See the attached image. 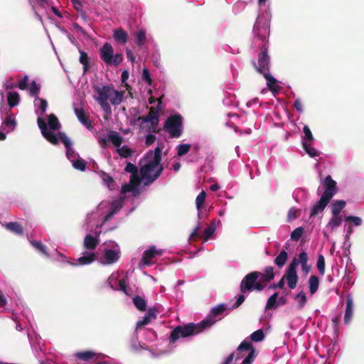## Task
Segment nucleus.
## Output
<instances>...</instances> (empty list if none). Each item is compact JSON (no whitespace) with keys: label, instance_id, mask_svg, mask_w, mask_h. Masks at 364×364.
<instances>
[{"label":"nucleus","instance_id":"nucleus-1","mask_svg":"<svg viewBox=\"0 0 364 364\" xmlns=\"http://www.w3.org/2000/svg\"><path fill=\"white\" fill-rule=\"evenodd\" d=\"M122 207V199L112 202L104 200L87 214L84 225L87 230L92 232L95 235L88 234L85 236L83 242L84 249L95 250L100 242V233L102 231L107 232L115 228L114 225H111V220Z\"/></svg>","mask_w":364,"mask_h":364},{"label":"nucleus","instance_id":"nucleus-2","mask_svg":"<svg viewBox=\"0 0 364 364\" xmlns=\"http://www.w3.org/2000/svg\"><path fill=\"white\" fill-rule=\"evenodd\" d=\"M162 148L156 146L154 151H149L140 161V187L152 183L160 176L163 167L161 164Z\"/></svg>","mask_w":364,"mask_h":364},{"label":"nucleus","instance_id":"nucleus-3","mask_svg":"<svg viewBox=\"0 0 364 364\" xmlns=\"http://www.w3.org/2000/svg\"><path fill=\"white\" fill-rule=\"evenodd\" d=\"M33 104L35 113L38 116L37 123L42 135L49 142H55L57 139L53 136V133L58 132L60 128L58 118L53 114H49L46 119L42 117L48 108V102L45 99L36 97Z\"/></svg>","mask_w":364,"mask_h":364},{"label":"nucleus","instance_id":"nucleus-4","mask_svg":"<svg viewBox=\"0 0 364 364\" xmlns=\"http://www.w3.org/2000/svg\"><path fill=\"white\" fill-rule=\"evenodd\" d=\"M95 92L97 96L95 99L106 113L111 112L110 104L119 105L124 98V92H119L109 86L96 87Z\"/></svg>","mask_w":364,"mask_h":364},{"label":"nucleus","instance_id":"nucleus-5","mask_svg":"<svg viewBox=\"0 0 364 364\" xmlns=\"http://www.w3.org/2000/svg\"><path fill=\"white\" fill-rule=\"evenodd\" d=\"M266 1L267 0H258L259 7L266 8L264 13L259 14L253 28L255 38L260 40L262 43H264L269 37L272 17L269 6H266Z\"/></svg>","mask_w":364,"mask_h":364},{"label":"nucleus","instance_id":"nucleus-6","mask_svg":"<svg viewBox=\"0 0 364 364\" xmlns=\"http://www.w3.org/2000/svg\"><path fill=\"white\" fill-rule=\"evenodd\" d=\"M205 330L201 322L198 323H189L184 326H178L175 328L171 333L169 338V345L168 350H163L161 354L170 353L174 348L173 344L180 338H184L191 336H194L203 332Z\"/></svg>","mask_w":364,"mask_h":364},{"label":"nucleus","instance_id":"nucleus-7","mask_svg":"<svg viewBox=\"0 0 364 364\" xmlns=\"http://www.w3.org/2000/svg\"><path fill=\"white\" fill-rule=\"evenodd\" d=\"M53 136L56 138L55 142H50L53 144H57L60 141L64 144L65 147V153L68 159L71 162L73 166L79 171H84L86 168L85 161L80 157L78 153L75 151L73 147L72 141L63 132H60L59 130L53 133Z\"/></svg>","mask_w":364,"mask_h":364},{"label":"nucleus","instance_id":"nucleus-8","mask_svg":"<svg viewBox=\"0 0 364 364\" xmlns=\"http://www.w3.org/2000/svg\"><path fill=\"white\" fill-rule=\"evenodd\" d=\"M161 109V102H159L156 109L151 107L149 114L145 117L134 118L131 121V124L133 126L138 125L139 129L143 132L154 133L159 126Z\"/></svg>","mask_w":364,"mask_h":364},{"label":"nucleus","instance_id":"nucleus-9","mask_svg":"<svg viewBox=\"0 0 364 364\" xmlns=\"http://www.w3.org/2000/svg\"><path fill=\"white\" fill-rule=\"evenodd\" d=\"M323 186L324 191L323 192L321 198L316 204L314 205L311 210V217H315L318 213H322L331 198L336 193V182L333 181L330 176L325 178L323 181Z\"/></svg>","mask_w":364,"mask_h":364},{"label":"nucleus","instance_id":"nucleus-10","mask_svg":"<svg viewBox=\"0 0 364 364\" xmlns=\"http://www.w3.org/2000/svg\"><path fill=\"white\" fill-rule=\"evenodd\" d=\"M121 250L119 245L113 241L105 242L98 253V262L102 265H112L120 258Z\"/></svg>","mask_w":364,"mask_h":364},{"label":"nucleus","instance_id":"nucleus-11","mask_svg":"<svg viewBox=\"0 0 364 364\" xmlns=\"http://www.w3.org/2000/svg\"><path fill=\"white\" fill-rule=\"evenodd\" d=\"M125 171L132 173V175L129 183L122 186V194L124 198L136 196L140 192V177L137 175V168L134 164L127 163Z\"/></svg>","mask_w":364,"mask_h":364},{"label":"nucleus","instance_id":"nucleus-12","mask_svg":"<svg viewBox=\"0 0 364 364\" xmlns=\"http://www.w3.org/2000/svg\"><path fill=\"white\" fill-rule=\"evenodd\" d=\"M240 287L243 293L247 291H262L264 288V284L259 281V272L255 271L247 274L242 280Z\"/></svg>","mask_w":364,"mask_h":364},{"label":"nucleus","instance_id":"nucleus-13","mask_svg":"<svg viewBox=\"0 0 364 364\" xmlns=\"http://www.w3.org/2000/svg\"><path fill=\"white\" fill-rule=\"evenodd\" d=\"M164 129L171 137L178 138L183 132V118L180 114H173L165 122Z\"/></svg>","mask_w":364,"mask_h":364},{"label":"nucleus","instance_id":"nucleus-14","mask_svg":"<svg viewBox=\"0 0 364 364\" xmlns=\"http://www.w3.org/2000/svg\"><path fill=\"white\" fill-rule=\"evenodd\" d=\"M101 59L107 65H119L123 60V55L121 53H114V48L109 43H105L100 49Z\"/></svg>","mask_w":364,"mask_h":364},{"label":"nucleus","instance_id":"nucleus-15","mask_svg":"<svg viewBox=\"0 0 364 364\" xmlns=\"http://www.w3.org/2000/svg\"><path fill=\"white\" fill-rule=\"evenodd\" d=\"M242 358L241 364H252L255 358V350L248 338L245 339L237 349L236 360Z\"/></svg>","mask_w":364,"mask_h":364},{"label":"nucleus","instance_id":"nucleus-16","mask_svg":"<svg viewBox=\"0 0 364 364\" xmlns=\"http://www.w3.org/2000/svg\"><path fill=\"white\" fill-rule=\"evenodd\" d=\"M227 304H218L210 310L209 314L202 321L201 324L205 329L213 326L217 321L221 320L226 314Z\"/></svg>","mask_w":364,"mask_h":364},{"label":"nucleus","instance_id":"nucleus-17","mask_svg":"<svg viewBox=\"0 0 364 364\" xmlns=\"http://www.w3.org/2000/svg\"><path fill=\"white\" fill-rule=\"evenodd\" d=\"M163 254V250L156 249L155 246H150L146 250L140 261L139 266H150L156 262V257Z\"/></svg>","mask_w":364,"mask_h":364},{"label":"nucleus","instance_id":"nucleus-18","mask_svg":"<svg viewBox=\"0 0 364 364\" xmlns=\"http://www.w3.org/2000/svg\"><path fill=\"white\" fill-rule=\"evenodd\" d=\"M269 58L267 55V48L266 43H264L260 48V53L259 54L257 63L255 64V67L257 71L262 74L263 76L266 73H269Z\"/></svg>","mask_w":364,"mask_h":364},{"label":"nucleus","instance_id":"nucleus-19","mask_svg":"<svg viewBox=\"0 0 364 364\" xmlns=\"http://www.w3.org/2000/svg\"><path fill=\"white\" fill-rule=\"evenodd\" d=\"M119 277V273L118 272H113L107 279L106 285H107L112 290H119L124 292L125 294H128L127 285L124 279H120L118 281Z\"/></svg>","mask_w":364,"mask_h":364},{"label":"nucleus","instance_id":"nucleus-20","mask_svg":"<svg viewBox=\"0 0 364 364\" xmlns=\"http://www.w3.org/2000/svg\"><path fill=\"white\" fill-rule=\"evenodd\" d=\"M98 261V254L95 252V250L88 249H84L82 256L76 259L74 263L71 264V266H84L88 265L95 262Z\"/></svg>","mask_w":364,"mask_h":364},{"label":"nucleus","instance_id":"nucleus-21","mask_svg":"<svg viewBox=\"0 0 364 364\" xmlns=\"http://www.w3.org/2000/svg\"><path fill=\"white\" fill-rule=\"evenodd\" d=\"M110 142L117 148L122 142V137L117 132L112 131L107 134L102 135L99 138V143L102 146H105Z\"/></svg>","mask_w":364,"mask_h":364},{"label":"nucleus","instance_id":"nucleus-22","mask_svg":"<svg viewBox=\"0 0 364 364\" xmlns=\"http://www.w3.org/2000/svg\"><path fill=\"white\" fill-rule=\"evenodd\" d=\"M284 279L287 280L288 287L293 289L296 287L298 282V276L296 272V260H292L287 270Z\"/></svg>","mask_w":364,"mask_h":364},{"label":"nucleus","instance_id":"nucleus-23","mask_svg":"<svg viewBox=\"0 0 364 364\" xmlns=\"http://www.w3.org/2000/svg\"><path fill=\"white\" fill-rule=\"evenodd\" d=\"M74 112L79 122L88 130H92V122L90 120L89 117H87L82 107L75 106Z\"/></svg>","mask_w":364,"mask_h":364},{"label":"nucleus","instance_id":"nucleus-24","mask_svg":"<svg viewBox=\"0 0 364 364\" xmlns=\"http://www.w3.org/2000/svg\"><path fill=\"white\" fill-rule=\"evenodd\" d=\"M308 255L306 252L303 251L300 252L297 257H294L292 260H296V267L299 264L301 265V269L303 272H304L306 274H307L311 269V267L308 265Z\"/></svg>","mask_w":364,"mask_h":364},{"label":"nucleus","instance_id":"nucleus-25","mask_svg":"<svg viewBox=\"0 0 364 364\" xmlns=\"http://www.w3.org/2000/svg\"><path fill=\"white\" fill-rule=\"evenodd\" d=\"M353 299L350 294L346 296V308L344 315V323L348 324L353 318Z\"/></svg>","mask_w":364,"mask_h":364},{"label":"nucleus","instance_id":"nucleus-26","mask_svg":"<svg viewBox=\"0 0 364 364\" xmlns=\"http://www.w3.org/2000/svg\"><path fill=\"white\" fill-rule=\"evenodd\" d=\"M156 311L153 309H150L147 314H145L140 320L136 323V328L139 330L141 327L149 323L151 320L156 318Z\"/></svg>","mask_w":364,"mask_h":364},{"label":"nucleus","instance_id":"nucleus-27","mask_svg":"<svg viewBox=\"0 0 364 364\" xmlns=\"http://www.w3.org/2000/svg\"><path fill=\"white\" fill-rule=\"evenodd\" d=\"M342 221L341 215H332L326 228L331 232H333L341 225Z\"/></svg>","mask_w":364,"mask_h":364},{"label":"nucleus","instance_id":"nucleus-28","mask_svg":"<svg viewBox=\"0 0 364 364\" xmlns=\"http://www.w3.org/2000/svg\"><path fill=\"white\" fill-rule=\"evenodd\" d=\"M264 77L267 80V85L269 89L273 92L274 95L277 93L280 89L277 80L273 76H272L270 73L264 74Z\"/></svg>","mask_w":364,"mask_h":364},{"label":"nucleus","instance_id":"nucleus-29","mask_svg":"<svg viewBox=\"0 0 364 364\" xmlns=\"http://www.w3.org/2000/svg\"><path fill=\"white\" fill-rule=\"evenodd\" d=\"M3 125L5 129H7L9 132L13 131L16 127V120L15 114L10 112H6V116L4 121Z\"/></svg>","mask_w":364,"mask_h":364},{"label":"nucleus","instance_id":"nucleus-30","mask_svg":"<svg viewBox=\"0 0 364 364\" xmlns=\"http://www.w3.org/2000/svg\"><path fill=\"white\" fill-rule=\"evenodd\" d=\"M294 301L295 303V308L297 310H301L304 308L307 302V298L306 294L301 291L294 296Z\"/></svg>","mask_w":364,"mask_h":364},{"label":"nucleus","instance_id":"nucleus-31","mask_svg":"<svg viewBox=\"0 0 364 364\" xmlns=\"http://www.w3.org/2000/svg\"><path fill=\"white\" fill-rule=\"evenodd\" d=\"M6 99L10 108L17 106L20 102V96L16 91H8L6 93Z\"/></svg>","mask_w":364,"mask_h":364},{"label":"nucleus","instance_id":"nucleus-32","mask_svg":"<svg viewBox=\"0 0 364 364\" xmlns=\"http://www.w3.org/2000/svg\"><path fill=\"white\" fill-rule=\"evenodd\" d=\"M274 269L272 267H267L263 273L259 272V281L262 284L267 283L274 279Z\"/></svg>","mask_w":364,"mask_h":364},{"label":"nucleus","instance_id":"nucleus-33","mask_svg":"<svg viewBox=\"0 0 364 364\" xmlns=\"http://www.w3.org/2000/svg\"><path fill=\"white\" fill-rule=\"evenodd\" d=\"M308 191L303 188H296L293 192V198L297 203H302L306 201L308 198Z\"/></svg>","mask_w":364,"mask_h":364},{"label":"nucleus","instance_id":"nucleus-34","mask_svg":"<svg viewBox=\"0 0 364 364\" xmlns=\"http://www.w3.org/2000/svg\"><path fill=\"white\" fill-rule=\"evenodd\" d=\"M79 52V61L83 66V74H86L90 68V58L84 50H80Z\"/></svg>","mask_w":364,"mask_h":364},{"label":"nucleus","instance_id":"nucleus-35","mask_svg":"<svg viewBox=\"0 0 364 364\" xmlns=\"http://www.w3.org/2000/svg\"><path fill=\"white\" fill-rule=\"evenodd\" d=\"M113 38L116 42L124 44L127 41L128 35L122 28L115 29L113 31Z\"/></svg>","mask_w":364,"mask_h":364},{"label":"nucleus","instance_id":"nucleus-36","mask_svg":"<svg viewBox=\"0 0 364 364\" xmlns=\"http://www.w3.org/2000/svg\"><path fill=\"white\" fill-rule=\"evenodd\" d=\"M346 203L343 200L334 201L331 205V214L341 215L342 210L346 207Z\"/></svg>","mask_w":364,"mask_h":364},{"label":"nucleus","instance_id":"nucleus-37","mask_svg":"<svg viewBox=\"0 0 364 364\" xmlns=\"http://www.w3.org/2000/svg\"><path fill=\"white\" fill-rule=\"evenodd\" d=\"M304 136H302V145H307V144H313L314 139L313 134L307 125L303 127Z\"/></svg>","mask_w":364,"mask_h":364},{"label":"nucleus","instance_id":"nucleus-38","mask_svg":"<svg viewBox=\"0 0 364 364\" xmlns=\"http://www.w3.org/2000/svg\"><path fill=\"white\" fill-rule=\"evenodd\" d=\"M308 284L311 294H314L318 291L319 287L318 277L316 275H311L309 279Z\"/></svg>","mask_w":364,"mask_h":364},{"label":"nucleus","instance_id":"nucleus-39","mask_svg":"<svg viewBox=\"0 0 364 364\" xmlns=\"http://www.w3.org/2000/svg\"><path fill=\"white\" fill-rule=\"evenodd\" d=\"M31 244L36 250H37L46 257H51V255L48 252L46 246L43 244H42L41 242L38 240H31Z\"/></svg>","mask_w":364,"mask_h":364},{"label":"nucleus","instance_id":"nucleus-40","mask_svg":"<svg viewBox=\"0 0 364 364\" xmlns=\"http://www.w3.org/2000/svg\"><path fill=\"white\" fill-rule=\"evenodd\" d=\"M5 228L9 231L14 232L17 235L23 234V228L21 225L16 222L8 223L5 225Z\"/></svg>","mask_w":364,"mask_h":364},{"label":"nucleus","instance_id":"nucleus-41","mask_svg":"<svg viewBox=\"0 0 364 364\" xmlns=\"http://www.w3.org/2000/svg\"><path fill=\"white\" fill-rule=\"evenodd\" d=\"M215 230L216 225L215 221H213L211 224L204 230L203 240L207 242L209 239H210L215 235Z\"/></svg>","mask_w":364,"mask_h":364},{"label":"nucleus","instance_id":"nucleus-42","mask_svg":"<svg viewBox=\"0 0 364 364\" xmlns=\"http://www.w3.org/2000/svg\"><path fill=\"white\" fill-rule=\"evenodd\" d=\"M287 252L285 250H282L279 255L276 257L274 259V263L277 266L279 267H282L286 263V261L287 259Z\"/></svg>","mask_w":364,"mask_h":364},{"label":"nucleus","instance_id":"nucleus-43","mask_svg":"<svg viewBox=\"0 0 364 364\" xmlns=\"http://www.w3.org/2000/svg\"><path fill=\"white\" fill-rule=\"evenodd\" d=\"M134 37L137 45L141 47L144 45L146 41V35L144 30H139L134 33Z\"/></svg>","mask_w":364,"mask_h":364},{"label":"nucleus","instance_id":"nucleus-44","mask_svg":"<svg viewBox=\"0 0 364 364\" xmlns=\"http://www.w3.org/2000/svg\"><path fill=\"white\" fill-rule=\"evenodd\" d=\"M205 196H206L205 192L204 191H202L198 195V196L196 197V208L198 211L199 217L200 215L201 208L205 202Z\"/></svg>","mask_w":364,"mask_h":364},{"label":"nucleus","instance_id":"nucleus-45","mask_svg":"<svg viewBox=\"0 0 364 364\" xmlns=\"http://www.w3.org/2000/svg\"><path fill=\"white\" fill-rule=\"evenodd\" d=\"M313 144H307V145H302L306 154L311 158L319 156L320 151L312 146Z\"/></svg>","mask_w":364,"mask_h":364},{"label":"nucleus","instance_id":"nucleus-46","mask_svg":"<svg viewBox=\"0 0 364 364\" xmlns=\"http://www.w3.org/2000/svg\"><path fill=\"white\" fill-rule=\"evenodd\" d=\"M250 341L254 342H261L264 339V333L262 329H258L254 331L250 336Z\"/></svg>","mask_w":364,"mask_h":364},{"label":"nucleus","instance_id":"nucleus-47","mask_svg":"<svg viewBox=\"0 0 364 364\" xmlns=\"http://www.w3.org/2000/svg\"><path fill=\"white\" fill-rule=\"evenodd\" d=\"M346 222L348 224H350L351 226H360L362 225L363 220L358 216L349 215L346 217Z\"/></svg>","mask_w":364,"mask_h":364},{"label":"nucleus","instance_id":"nucleus-48","mask_svg":"<svg viewBox=\"0 0 364 364\" xmlns=\"http://www.w3.org/2000/svg\"><path fill=\"white\" fill-rule=\"evenodd\" d=\"M95 356V353L92 351L78 352L75 353V357L83 360H89Z\"/></svg>","mask_w":364,"mask_h":364},{"label":"nucleus","instance_id":"nucleus-49","mask_svg":"<svg viewBox=\"0 0 364 364\" xmlns=\"http://www.w3.org/2000/svg\"><path fill=\"white\" fill-rule=\"evenodd\" d=\"M135 306L140 311H145L146 307V301L141 296H136L133 299Z\"/></svg>","mask_w":364,"mask_h":364},{"label":"nucleus","instance_id":"nucleus-50","mask_svg":"<svg viewBox=\"0 0 364 364\" xmlns=\"http://www.w3.org/2000/svg\"><path fill=\"white\" fill-rule=\"evenodd\" d=\"M30 4L32 6L33 10L35 11V14L38 19H41V16L38 14L37 11H36V7L37 6H41V7H46V6L48 4L47 0H28Z\"/></svg>","mask_w":364,"mask_h":364},{"label":"nucleus","instance_id":"nucleus-51","mask_svg":"<svg viewBox=\"0 0 364 364\" xmlns=\"http://www.w3.org/2000/svg\"><path fill=\"white\" fill-rule=\"evenodd\" d=\"M102 180L103 181V184L106 186L109 190L114 188V181L110 176L106 173H103L102 176Z\"/></svg>","mask_w":364,"mask_h":364},{"label":"nucleus","instance_id":"nucleus-52","mask_svg":"<svg viewBox=\"0 0 364 364\" xmlns=\"http://www.w3.org/2000/svg\"><path fill=\"white\" fill-rule=\"evenodd\" d=\"M117 152L121 157H123V158H127L128 156H131V154H132V150L127 145H124L122 146H118L117 148Z\"/></svg>","mask_w":364,"mask_h":364},{"label":"nucleus","instance_id":"nucleus-53","mask_svg":"<svg viewBox=\"0 0 364 364\" xmlns=\"http://www.w3.org/2000/svg\"><path fill=\"white\" fill-rule=\"evenodd\" d=\"M50 258H53L54 260L63 264H68L71 265V264L73 263L69 261L68 258L65 255L60 253L58 250H55V257L51 256Z\"/></svg>","mask_w":364,"mask_h":364},{"label":"nucleus","instance_id":"nucleus-54","mask_svg":"<svg viewBox=\"0 0 364 364\" xmlns=\"http://www.w3.org/2000/svg\"><path fill=\"white\" fill-rule=\"evenodd\" d=\"M277 296L278 294L274 293L268 299L265 306L266 309L276 308L278 306L277 304Z\"/></svg>","mask_w":364,"mask_h":364},{"label":"nucleus","instance_id":"nucleus-55","mask_svg":"<svg viewBox=\"0 0 364 364\" xmlns=\"http://www.w3.org/2000/svg\"><path fill=\"white\" fill-rule=\"evenodd\" d=\"M316 266L319 271V273L321 275H323L325 273V259L322 255H318Z\"/></svg>","mask_w":364,"mask_h":364},{"label":"nucleus","instance_id":"nucleus-56","mask_svg":"<svg viewBox=\"0 0 364 364\" xmlns=\"http://www.w3.org/2000/svg\"><path fill=\"white\" fill-rule=\"evenodd\" d=\"M191 149L189 144H182L177 146V154L179 156H183L187 154Z\"/></svg>","mask_w":364,"mask_h":364},{"label":"nucleus","instance_id":"nucleus-57","mask_svg":"<svg viewBox=\"0 0 364 364\" xmlns=\"http://www.w3.org/2000/svg\"><path fill=\"white\" fill-rule=\"evenodd\" d=\"M303 233L304 228L301 227H299L292 231L291 234V238L294 241H298L302 236Z\"/></svg>","mask_w":364,"mask_h":364},{"label":"nucleus","instance_id":"nucleus-58","mask_svg":"<svg viewBox=\"0 0 364 364\" xmlns=\"http://www.w3.org/2000/svg\"><path fill=\"white\" fill-rule=\"evenodd\" d=\"M245 7L246 3L245 1H238L234 4L232 7V11L235 14H238L243 11L245 9Z\"/></svg>","mask_w":364,"mask_h":364},{"label":"nucleus","instance_id":"nucleus-59","mask_svg":"<svg viewBox=\"0 0 364 364\" xmlns=\"http://www.w3.org/2000/svg\"><path fill=\"white\" fill-rule=\"evenodd\" d=\"M40 92V86L35 82L33 81L30 87H29V93L33 97H37V95Z\"/></svg>","mask_w":364,"mask_h":364},{"label":"nucleus","instance_id":"nucleus-60","mask_svg":"<svg viewBox=\"0 0 364 364\" xmlns=\"http://www.w3.org/2000/svg\"><path fill=\"white\" fill-rule=\"evenodd\" d=\"M22 316H25L28 324L30 326L31 328H33V316H32L31 313L30 312V310L28 309H24Z\"/></svg>","mask_w":364,"mask_h":364},{"label":"nucleus","instance_id":"nucleus-61","mask_svg":"<svg viewBox=\"0 0 364 364\" xmlns=\"http://www.w3.org/2000/svg\"><path fill=\"white\" fill-rule=\"evenodd\" d=\"M142 80L145 81L148 85H151V78L149 73V71L146 68H144L142 70L141 75Z\"/></svg>","mask_w":364,"mask_h":364},{"label":"nucleus","instance_id":"nucleus-62","mask_svg":"<svg viewBox=\"0 0 364 364\" xmlns=\"http://www.w3.org/2000/svg\"><path fill=\"white\" fill-rule=\"evenodd\" d=\"M18 87L20 90H24L28 87V76L25 75L23 79L19 80Z\"/></svg>","mask_w":364,"mask_h":364},{"label":"nucleus","instance_id":"nucleus-63","mask_svg":"<svg viewBox=\"0 0 364 364\" xmlns=\"http://www.w3.org/2000/svg\"><path fill=\"white\" fill-rule=\"evenodd\" d=\"M296 212H297V210L294 208H291L289 210L288 215H287L288 221H291L296 218Z\"/></svg>","mask_w":364,"mask_h":364},{"label":"nucleus","instance_id":"nucleus-64","mask_svg":"<svg viewBox=\"0 0 364 364\" xmlns=\"http://www.w3.org/2000/svg\"><path fill=\"white\" fill-rule=\"evenodd\" d=\"M294 108L300 113L303 112V105L299 99H296L294 103Z\"/></svg>","mask_w":364,"mask_h":364}]
</instances>
